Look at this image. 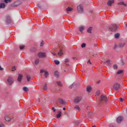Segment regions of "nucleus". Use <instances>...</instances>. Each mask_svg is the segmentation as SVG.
Segmentation results:
<instances>
[{
	"instance_id": "50",
	"label": "nucleus",
	"mask_w": 127,
	"mask_h": 127,
	"mask_svg": "<svg viewBox=\"0 0 127 127\" xmlns=\"http://www.w3.org/2000/svg\"><path fill=\"white\" fill-rule=\"evenodd\" d=\"M89 63H90V64H91V62H90V60H89L88 61V62H87V63L88 64Z\"/></svg>"
},
{
	"instance_id": "19",
	"label": "nucleus",
	"mask_w": 127,
	"mask_h": 127,
	"mask_svg": "<svg viewBox=\"0 0 127 127\" xmlns=\"http://www.w3.org/2000/svg\"><path fill=\"white\" fill-rule=\"evenodd\" d=\"M74 108L76 109L78 111H80V108L78 105H76L75 106Z\"/></svg>"
},
{
	"instance_id": "30",
	"label": "nucleus",
	"mask_w": 127,
	"mask_h": 127,
	"mask_svg": "<svg viewBox=\"0 0 127 127\" xmlns=\"http://www.w3.org/2000/svg\"><path fill=\"white\" fill-rule=\"evenodd\" d=\"M123 70H118L117 72V74H119L122 73L123 72Z\"/></svg>"
},
{
	"instance_id": "44",
	"label": "nucleus",
	"mask_w": 127,
	"mask_h": 127,
	"mask_svg": "<svg viewBox=\"0 0 127 127\" xmlns=\"http://www.w3.org/2000/svg\"><path fill=\"white\" fill-rule=\"evenodd\" d=\"M51 52L53 56H55L56 55V54L55 53H54V52Z\"/></svg>"
},
{
	"instance_id": "15",
	"label": "nucleus",
	"mask_w": 127,
	"mask_h": 127,
	"mask_svg": "<svg viewBox=\"0 0 127 127\" xmlns=\"http://www.w3.org/2000/svg\"><path fill=\"white\" fill-rule=\"evenodd\" d=\"M92 27H90L88 28L87 30V32H88L90 33H92Z\"/></svg>"
},
{
	"instance_id": "28",
	"label": "nucleus",
	"mask_w": 127,
	"mask_h": 127,
	"mask_svg": "<svg viewBox=\"0 0 127 127\" xmlns=\"http://www.w3.org/2000/svg\"><path fill=\"white\" fill-rule=\"evenodd\" d=\"M39 62V59H36L35 61V64H38Z\"/></svg>"
},
{
	"instance_id": "34",
	"label": "nucleus",
	"mask_w": 127,
	"mask_h": 127,
	"mask_svg": "<svg viewBox=\"0 0 127 127\" xmlns=\"http://www.w3.org/2000/svg\"><path fill=\"white\" fill-rule=\"evenodd\" d=\"M55 64L57 65L59 64L60 63V62L58 60H55L54 61Z\"/></svg>"
},
{
	"instance_id": "41",
	"label": "nucleus",
	"mask_w": 127,
	"mask_h": 127,
	"mask_svg": "<svg viewBox=\"0 0 127 127\" xmlns=\"http://www.w3.org/2000/svg\"><path fill=\"white\" fill-rule=\"evenodd\" d=\"M4 2L6 3H7L8 2H10L11 0H4Z\"/></svg>"
},
{
	"instance_id": "5",
	"label": "nucleus",
	"mask_w": 127,
	"mask_h": 127,
	"mask_svg": "<svg viewBox=\"0 0 127 127\" xmlns=\"http://www.w3.org/2000/svg\"><path fill=\"white\" fill-rule=\"evenodd\" d=\"M7 81L8 84L10 85L12 84L13 82V79L11 77H8Z\"/></svg>"
},
{
	"instance_id": "27",
	"label": "nucleus",
	"mask_w": 127,
	"mask_h": 127,
	"mask_svg": "<svg viewBox=\"0 0 127 127\" xmlns=\"http://www.w3.org/2000/svg\"><path fill=\"white\" fill-rule=\"evenodd\" d=\"M27 80L28 81H30V79L31 78V76L30 75H28L26 76Z\"/></svg>"
},
{
	"instance_id": "7",
	"label": "nucleus",
	"mask_w": 127,
	"mask_h": 127,
	"mask_svg": "<svg viewBox=\"0 0 127 127\" xmlns=\"http://www.w3.org/2000/svg\"><path fill=\"white\" fill-rule=\"evenodd\" d=\"M100 100L101 101H102L104 100L105 101H106L107 100V98L105 96L102 95L100 99Z\"/></svg>"
},
{
	"instance_id": "43",
	"label": "nucleus",
	"mask_w": 127,
	"mask_h": 127,
	"mask_svg": "<svg viewBox=\"0 0 127 127\" xmlns=\"http://www.w3.org/2000/svg\"><path fill=\"white\" fill-rule=\"evenodd\" d=\"M16 69L15 67V66H14V67H12L11 70H12V71H13L15 70H16Z\"/></svg>"
},
{
	"instance_id": "32",
	"label": "nucleus",
	"mask_w": 127,
	"mask_h": 127,
	"mask_svg": "<svg viewBox=\"0 0 127 127\" xmlns=\"http://www.w3.org/2000/svg\"><path fill=\"white\" fill-rule=\"evenodd\" d=\"M47 89V87L46 86V84H45L43 88V90H46Z\"/></svg>"
},
{
	"instance_id": "8",
	"label": "nucleus",
	"mask_w": 127,
	"mask_h": 127,
	"mask_svg": "<svg viewBox=\"0 0 127 127\" xmlns=\"http://www.w3.org/2000/svg\"><path fill=\"white\" fill-rule=\"evenodd\" d=\"M81 98L80 97L77 96L75 98L74 101L75 102L77 103L81 100Z\"/></svg>"
},
{
	"instance_id": "38",
	"label": "nucleus",
	"mask_w": 127,
	"mask_h": 127,
	"mask_svg": "<svg viewBox=\"0 0 127 127\" xmlns=\"http://www.w3.org/2000/svg\"><path fill=\"white\" fill-rule=\"evenodd\" d=\"M86 45V44L84 43H83L82 44L81 47L83 48H84V47H85Z\"/></svg>"
},
{
	"instance_id": "16",
	"label": "nucleus",
	"mask_w": 127,
	"mask_h": 127,
	"mask_svg": "<svg viewBox=\"0 0 127 127\" xmlns=\"http://www.w3.org/2000/svg\"><path fill=\"white\" fill-rule=\"evenodd\" d=\"M63 52L62 51V49H61L60 50V51L58 53V55L60 56H61L63 54Z\"/></svg>"
},
{
	"instance_id": "45",
	"label": "nucleus",
	"mask_w": 127,
	"mask_h": 127,
	"mask_svg": "<svg viewBox=\"0 0 127 127\" xmlns=\"http://www.w3.org/2000/svg\"><path fill=\"white\" fill-rule=\"evenodd\" d=\"M0 127H4V126L3 124H1L0 125Z\"/></svg>"
},
{
	"instance_id": "29",
	"label": "nucleus",
	"mask_w": 127,
	"mask_h": 127,
	"mask_svg": "<svg viewBox=\"0 0 127 127\" xmlns=\"http://www.w3.org/2000/svg\"><path fill=\"white\" fill-rule=\"evenodd\" d=\"M19 3L18 1L15 2L13 3V6H16L18 5Z\"/></svg>"
},
{
	"instance_id": "17",
	"label": "nucleus",
	"mask_w": 127,
	"mask_h": 127,
	"mask_svg": "<svg viewBox=\"0 0 127 127\" xmlns=\"http://www.w3.org/2000/svg\"><path fill=\"white\" fill-rule=\"evenodd\" d=\"M58 100L59 102L61 104H64L65 103L64 101L62 98H59Z\"/></svg>"
},
{
	"instance_id": "22",
	"label": "nucleus",
	"mask_w": 127,
	"mask_h": 127,
	"mask_svg": "<svg viewBox=\"0 0 127 127\" xmlns=\"http://www.w3.org/2000/svg\"><path fill=\"white\" fill-rule=\"evenodd\" d=\"M23 89L24 91L26 92H28L29 90V89L26 87H24L23 88Z\"/></svg>"
},
{
	"instance_id": "56",
	"label": "nucleus",
	"mask_w": 127,
	"mask_h": 127,
	"mask_svg": "<svg viewBox=\"0 0 127 127\" xmlns=\"http://www.w3.org/2000/svg\"><path fill=\"white\" fill-rule=\"evenodd\" d=\"M38 99L39 101V99Z\"/></svg>"
},
{
	"instance_id": "12",
	"label": "nucleus",
	"mask_w": 127,
	"mask_h": 127,
	"mask_svg": "<svg viewBox=\"0 0 127 127\" xmlns=\"http://www.w3.org/2000/svg\"><path fill=\"white\" fill-rule=\"evenodd\" d=\"M11 18L10 16H7L6 17V21L7 23H9L11 21Z\"/></svg>"
},
{
	"instance_id": "23",
	"label": "nucleus",
	"mask_w": 127,
	"mask_h": 127,
	"mask_svg": "<svg viewBox=\"0 0 127 127\" xmlns=\"http://www.w3.org/2000/svg\"><path fill=\"white\" fill-rule=\"evenodd\" d=\"M73 9L72 8L69 7H68L66 9V10L67 12L71 11Z\"/></svg>"
},
{
	"instance_id": "11",
	"label": "nucleus",
	"mask_w": 127,
	"mask_h": 127,
	"mask_svg": "<svg viewBox=\"0 0 127 127\" xmlns=\"http://www.w3.org/2000/svg\"><path fill=\"white\" fill-rule=\"evenodd\" d=\"M22 76L23 75H22L21 74H19L17 79L18 81H19L20 82H21L22 77Z\"/></svg>"
},
{
	"instance_id": "42",
	"label": "nucleus",
	"mask_w": 127,
	"mask_h": 127,
	"mask_svg": "<svg viewBox=\"0 0 127 127\" xmlns=\"http://www.w3.org/2000/svg\"><path fill=\"white\" fill-rule=\"evenodd\" d=\"M113 67L114 69H116L117 67V66L116 64H114V65Z\"/></svg>"
},
{
	"instance_id": "37",
	"label": "nucleus",
	"mask_w": 127,
	"mask_h": 127,
	"mask_svg": "<svg viewBox=\"0 0 127 127\" xmlns=\"http://www.w3.org/2000/svg\"><path fill=\"white\" fill-rule=\"evenodd\" d=\"M45 77H47L49 73L47 71L45 72Z\"/></svg>"
},
{
	"instance_id": "14",
	"label": "nucleus",
	"mask_w": 127,
	"mask_h": 127,
	"mask_svg": "<svg viewBox=\"0 0 127 127\" xmlns=\"http://www.w3.org/2000/svg\"><path fill=\"white\" fill-rule=\"evenodd\" d=\"M91 90V87L89 86H88L87 87V91L89 92H90Z\"/></svg>"
},
{
	"instance_id": "9",
	"label": "nucleus",
	"mask_w": 127,
	"mask_h": 127,
	"mask_svg": "<svg viewBox=\"0 0 127 127\" xmlns=\"http://www.w3.org/2000/svg\"><path fill=\"white\" fill-rule=\"evenodd\" d=\"M85 28L84 26H80L79 27V31L81 32H82V31L84 30V29Z\"/></svg>"
},
{
	"instance_id": "52",
	"label": "nucleus",
	"mask_w": 127,
	"mask_h": 127,
	"mask_svg": "<svg viewBox=\"0 0 127 127\" xmlns=\"http://www.w3.org/2000/svg\"><path fill=\"white\" fill-rule=\"evenodd\" d=\"M122 64H124V62H123V61H122Z\"/></svg>"
},
{
	"instance_id": "6",
	"label": "nucleus",
	"mask_w": 127,
	"mask_h": 127,
	"mask_svg": "<svg viewBox=\"0 0 127 127\" xmlns=\"http://www.w3.org/2000/svg\"><path fill=\"white\" fill-rule=\"evenodd\" d=\"M70 59L69 58H67L65 59L64 60V63L67 66L69 65L70 63Z\"/></svg>"
},
{
	"instance_id": "24",
	"label": "nucleus",
	"mask_w": 127,
	"mask_h": 127,
	"mask_svg": "<svg viewBox=\"0 0 127 127\" xmlns=\"http://www.w3.org/2000/svg\"><path fill=\"white\" fill-rule=\"evenodd\" d=\"M5 6V5L4 3H1L0 4V7L1 8H4Z\"/></svg>"
},
{
	"instance_id": "31",
	"label": "nucleus",
	"mask_w": 127,
	"mask_h": 127,
	"mask_svg": "<svg viewBox=\"0 0 127 127\" xmlns=\"http://www.w3.org/2000/svg\"><path fill=\"white\" fill-rule=\"evenodd\" d=\"M125 44L124 43H121L119 44V46L120 47H123L124 46Z\"/></svg>"
},
{
	"instance_id": "46",
	"label": "nucleus",
	"mask_w": 127,
	"mask_h": 127,
	"mask_svg": "<svg viewBox=\"0 0 127 127\" xmlns=\"http://www.w3.org/2000/svg\"><path fill=\"white\" fill-rule=\"evenodd\" d=\"M44 42L43 41H42L40 43V46H42V45L43 44Z\"/></svg>"
},
{
	"instance_id": "26",
	"label": "nucleus",
	"mask_w": 127,
	"mask_h": 127,
	"mask_svg": "<svg viewBox=\"0 0 127 127\" xmlns=\"http://www.w3.org/2000/svg\"><path fill=\"white\" fill-rule=\"evenodd\" d=\"M110 60H108L105 61L104 62V63L105 64H110Z\"/></svg>"
},
{
	"instance_id": "53",
	"label": "nucleus",
	"mask_w": 127,
	"mask_h": 127,
	"mask_svg": "<svg viewBox=\"0 0 127 127\" xmlns=\"http://www.w3.org/2000/svg\"><path fill=\"white\" fill-rule=\"evenodd\" d=\"M100 82V81H97L96 82V83L97 84H98V83L99 82Z\"/></svg>"
},
{
	"instance_id": "2",
	"label": "nucleus",
	"mask_w": 127,
	"mask_h": 127,
	"mask_svg": "<svg viewBox=\"0 0 127 127\" xmlns=\"http://www.w3.org/2000/svg\"><path fill=\"white\" fill-rule=\"evenodd\" d=\"M37 56L39 58H44L46 57V55L45 53L39 52L38 53Z\"/></svg>"
},
{
	"instance_id": "13",
	"label": "nucleus",
	"mask_w": 127,
	"mask_h": 127,
	"mask_svg": "<svg viewBox=\"0 0 127 127\" xmlns=\"http://www.w3.org/2000/svg\"><path fill=\"white\" fill-rule=\"evenodd\" d=\"M114 2V0H109L108 2L107 3V5L108 6H111V4L113 3Z\"/></svg>"
},
{
	"instance_id": "57",
	"label": "nucleus",
	"mask_w": 127,
	"mask_h": 127,
	"mask_svg": "<svg viewBox=\"0 0 127 127\" xmlns=\"http://www.w3.org/2000/svg\"><path fill=\"white\" fill-rule=\"evenodd\" d=\"M126 26L127 27V24H126Z\"/></svg>"
},
{
	"instance_id": "36",
	"label": "nucleus",
	"mask_w": 127,
	"mask_h": 127,
	"mask_svg": "<svg viewBox=\"0 0 127 127\" xmlns=\"http://www.w3.org/2000/svg\"><path fill=\"white\" fill-rule=\"evenodd\" d=\"M100 91H97L96 93V95H98L100 94Z\"/></svg>"
},
{
	"instance_id": "35",
	"label": "nucleus",
	"mask_w": 127,
	"mask_h": 127,
	"mask_svg": "<svg viewBox=\"0 0 127 127\" xmlns=\"http://www.w3.org/2000/svg\"><path fill=\"white\" fill-rule=\"evenodd\" d=\"M119 34L118 33H117L115 34V37L116 38H118L119 37Z\"/></svg>"
},
{
	"instance_id": "49",
	"label": "nucleus",
	"mask_w": 127,
	"mask_h": 127,
	"mask_svg": "<svg viewBox=\"0 0 127 127\" xmlns=\"http://www.w3.org/2000/svg\"><path fill=\"white\" fill-rule=\"evenodd\" d=\"M120 100L121 101H123V99L122 98H120Z\"/></svg>"
},
{
	"instance_id": "20",
	"label": "nucleus",
	"mask_w": 127,
	"mask_h": 127,
	"mask_svg": "<svg viewBox=\"0 0 127 127\" xmlns=\"http://www.w3.org/2000/svg\"><path fill=\"white\" fill-rule=\"evenodd\" d=\"M118 4H119L120 5H124L125 6H126L127 5L123 1H121L120 2H119L118 3Z\"/></svg>"
},
{
	"instance_id": "51",
	"label": "nucleus",
	"mask_w": 127,
	"mask_h": 127,
	"mask_svg": "<svg viewBox=\"0 0 127 127\" xmlns=\"http://www.w3.org/2000/svg\"><path fill=\"white\" fill-rule=\"evenodd\" d=\"M38 6L39 8H40L41 6H40V5L39 4H38Z\"/></svg>"
},
{
	"instance_id": "54",
	"label": "nucleus",
	"mask_w": 127,
	"mask_h": 127,
	"mask_svg": "<svg viewBox=\"0 0 127 127\" xmlns=\"http://www.w3.org/2000/svg\"><path fill=\"white\" fill-rule=\"evenodd\" d=\"M65 108L64 107V108H63V110H65Z\"/></svg>"
},
{
	"instance_id": "25",
	"label": "nucleus",
	"mask_w": 127,
	"mask_h": 127,
	"mask_svg": "<svg viewBox=\"0 0 127 127\" xmlns=\"http://www.w3.org/2000/svg\"><path fill=\"white\" fill-rule=\"evenodd\" d=\"M36 51V49L34 47H32L31 49V51L32 52H35Z\"/></svg>"
},
{
	"instance_id": "55",
	"label": "nucleus",
	"mask_w": 127,
	"mask_h": 127,
	"mask_svg": "<svg viewBox=\"0 0 127 127\" xmlns=\"http://www.w3.org/2000/svg\"><path fill=\"white\" fill-rule=\"evenodd\" d=\"M92 127H96L95 125H94L92 126Z\"/></svg>"
},
{
	"instance_id": "48",
	"label": "nucleus",
	"mask_w": 127,
	"mask_h": 127,
	"mask_svg": "<svg viewBox=\"0 0 127 127\" xmlns=\"http://www.w3.org/2000/svg\"><path fill=\"white\" fill-rule=\"evenodd\" d=\"M44 71V70L42 69H41L40 71V73H42Z\"/></svg>"
},
{
	"instance_id": "3",
	"label": "nucleus",
	"mask_w": 127,
	"mask_h": 127,
	"mask_svg": "<svg viewBox=\"0 0 127 127\" xmlns=\"http://www.w3.org/2000/svg\"><path fill=\"white\" fill-rule=\"evenodd\" d=\"M113 88L115 90H118L120 88V85L118 83H115L113 86Z\"/></svg>"
},
{
	"instance_id": "39",
	"label": "nucleus",
	"mask_w": 127,
	"mask_h": 127,
	"mask_svg": "<svg viewBox=\"0 0 127 127\" xmlns=\"http://www.w3.org/2000/svg\"><path fill=\"white\" fill-rule=\"evenodd\" d=\"M58 72L57 71H55L54 73V74L55 75H56L57 76H58Z\"/></svg>"
},
{
	"instance_id": "1",
	"label": "nucleus",
	"mask_w": 127,
	"mask_h": 127,
	"mask_svg": "<svg viewBox=\"0 0 127 127\" xmlns=\"http://www.w3.org/2000/svg\"><path fill=\"white\" fill-rule=\"evenodd\" d=\"M118 27V26L115 24H113L109 28V30L112 31H114L116 30Z\"/></svg>"
},
{
	"instance_id": "18",
	"label": "nucleus",
	"mask_w": 127,
	"mask_h": 127,
	"mask_svg": "<svg viewBox=\"0 0 127 127\" xmlns=\"http://www.w3.org/2000/svg\"><path fill=\"white\" fill-rule=\"evenodd\" d=\"M58 114H57L56 117L57 118H59L61 116V111H59L58 112Z\"/></svg>"
},
{
	"instance_id": "4",
	"label": "nucleus",
	"mask_w": 127,
	"mask_h": 127,
	"mask_svg": "<svg viewBox=\"0 0 127 127\" xmlns=\"http://www.w3.org/2000/svg\"><path fill=\"white\" fill-rule=\"evenodd\" d=\"M77 9L79 12H82L83 11V7L81 5H79L77 6Z\"/></svg>"
},
{
	"instance_id": "40",
	"label": "nucleus",
	"mask_w": 127,
	"mask_h": 127,
	"mask_svg": "<svg viewBox=\"0 0 127 127\" xmlns=\"http://www.w3.org/2000/svg\"><path fill=\"white\" fill-rule=\"evenodd\" d=\"M24 47L25 46L24 45H21L20 46V49L22 50L23 49Z\"/></svg>"
},
{
	"instance_id": "33",
	"label": "nucleus",
	"mask_w": 127,
	"mask_h": 127,
	"mask_svg": "<svg viewBox=\"0 0 127 127\" xmlns=\"http://www.w3.org/2000/svg\"><path fill=\"white\" fill-rule=\"evenodd\" d=\"M56 83L60 87H62V85L60 82H57Z\"/></svg>"
},
{
	"instance_id": "21",
	"label": "nucleus",
	"mask_w": 127,
	"mask_h": 127,
	"mask_svg": "<svg viewBox=\"0 0 127 127\" xmlns=\"http://www.w3.org/2000/svg\"><path fill=\"white\" fill-rule=\"evenodd\" d=\"M5 119L7 121H10V119L9 117L8 116H6L5 117Z\"/></svg>"
},
{
	"instance_id": "47",
	"label": "nucleus",
	"mask_w": 127,
	"mask_h": 127,
	"mask_svg": "<svg viewBox=\"0 0 127 127\" xmlns=\"http://www.w3.org/2000/svg\"><path fill=\"white\" fill-rule=\"evenodd\" d=\"M52 109L53 111L54 112H55L56 111V109L54 107H52Z\"/></svg>"
},
{
	"instance_id": "10",
	"label": "nucleus",
	"mask_w": 127,
	"mask_h": 127,
	"mask_svg": "<svg viewBox=\"0 0 127 127\" xmlns=\"http://www.w3.org/2000/svg\"><path fill=\"white\" fill-rule=\"evenodd\" d=\"M123 120V118L120 116L118 117L117 119V121L118 123L121 122Z\"/></svg>"
}]
</instances>
